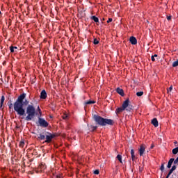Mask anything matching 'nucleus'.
<instances>
[{
  "mask_svg": "<svg viewBox=\"0 0 178 178\" xmlns=\"http://www.w3.org/2000/svg\"><path fill=\"white\" fill-rule=\"evenodd\" d=\"M63 119H64V120H66V119H67V115L64 114V115H63Z\"/></svg>",
  "mask_w": 178,
  "mask_h": 178,
  "instance_id": "nucleus-30",
  "label": "nucleus"
},
{
  "mask_svg": "<svg viewBox=\"0 0 178 178\" xmlns=\"http://www.w3.org/2000/svg\"><path fill=\"white\" fill-rule=\"evenodd\" d=\"M151 123L153 124V126H154V127H158V126H159V122L156 118H153Z\"/></svg>",
  "mask_w": 178,
  "mask_h": 178,
  "instance_id": "nucleus-9",
  "label": "nucleus"
},
{
  "mask_svg": "<svg viewBox=\"0 0 178 178\" xmlns=\"http://www.w3.org/2000/svg\"><path fill=\"white\" fill-rule=\"evenodd\" d=\"M169 177H170V175L168 174L165 178H169Z\"/></svg>",
  "mask_w": 178,
  "mask_h": 178,
  "instance_id": "nucleus-39",
  "label": "nucleus"
},
{
  "mask_svg": "<svg viewBox=\"0 0 178 178\" xmlns=\"http://www.w3.org/2000/svg\"><path fill=\"white\" fill-rule=\"evenodd\" d=\"M55 137H56V134H51L49 132H47L46 140H45L44 143H47V144L52 143V139L55 138Z\"/></svg>",
  "mask_w": 178,
  "mask_h": 178,
  "instance_id": "nucleus-5",
  "label": "nucleus"
},
{
  "mask_svg": "<svg viewBox=\"0 0 178 178\" xmlns=\"http://www.w3.org/2000/svg\"><path fill=\"white\" fill-rule=\"evenodd\" d=\"M172 90H173V86H170L169 89L168 90V92H169V91L170 92L172 91Z\"/></svg>",
  "mask_w": 178,
  "mask_h": 178,
  "instance_id": "nucleus-31",
  "label": "nucleus"
},
{
  "mask_svg": "<svg viewBox=\"0 0 178 178\" xmlns=\"http://www.w3.org/2000/svg\"><path fill=\"white\" fill-rule=\"evenodd\" d=\"M176 165H172V167L171 168V169L175 172V170L176 169Z\"/></svg>",
  "mask_w": 178,
  "mask_h": 178,
  "instance_id": "nucleus-35",
  "label": "nucleus"
},
{
  "mask_svg": "<svg viewBox=\"0 0 178 178\" xmlns=\"http://www.w3.org/2000/svg\"><path fill=\"white\" fill-rule=\"evenodd\" d=\"M177 152H178V147H175V148H174V149H172V154H173L174 155H176V154H177Z\"/></svg>",
  "mask_w": 178,
  "mask_h": 178,
  "instance_id": "nucleus-22",
  "label": "nucleus"
},
{
  "mask_svg": "<svg viewBox=\"0 0 178 178\" xmlns=\"http://www.w3.org/2000/svg\"><path fill=\"white\" fill-rule=\"evenodd\" d=\"M97 127H95V126H92V125H91L90 127V129L91 130V131H95V130H97Z\"/></svg>",
  "mask_w": 178,
  "mask_h": 178,
  "instance_id": "nucleus-21",
  "label": "nucleus"
},
{
  "mask_svg": "<svg viewBox=\"0 0 178 178\" xmlns=\"http://www.w3.org/2000/svg\"><path fill=\"white\" fill-rule=\"evenodd\" d=\"M93 173L94 175H99V170H95Z\"/></svg>",
  "mask_w": 178,
  "mask_h": 178,
  "instance_id": "nucleus-29",
  "label": "nucleus"
},
{
  "mask_svg": "<svg viewBox=\"0 0 178 178\" xmlns=\"http://www.w3.org/2000/svg\"><path fill=\"white\" fill-rule=\"evenodd\" d=\"M45 137H46V135H44L43 134H39L38 138V140H40L41 141H42V140H45Z\"/></svg>",
  "mask_w": 178,
  "mask_h": 178,
  "instance_id": "nucleus-14",
  "label": "nucleus"
},
{
  "mask_svg": "<svg viewBox=\"0 0 178 178\" xmlns=\"http://www.w3.org/2000/svg\"><path fill=\"white\" fill-rule=\"evenodd\" d=\"M136 159H137V157H136L135 154L131 156V160L133 161V162H134V161H136Z\"/></svg>",
  "mask_w": 178,
  "mask_h": 178,
  "instance_id": "nucleus-26",
  "label": "nucleus"
},
{
  "mask_svg": "<svg viewBox=\"0 0 178 178\" xmlns=\"http://www.w3.org/2000/svg\"><path fill=\"white\" fill-rule=\"evenodd\" d=\"M160 170L161 172H163V170H165V163H163L160 167Z\"/></svg>",
  "mask_w": 178,
  "mask_h": 178,
  "instance_id": "nucleus-24",
  "label": "nucleus"
},
{
  "mask_svg": "<svg viewBox=\"0 0 178 178\" xmlns=\"http://www.w3.org/2000/svg\"><path fill=\"white\" fill-rule=\"evenodd\" d=\"M175 161V159L172 158L168 161L167 168L168 169H170L172 168V165L173 164V162Z\"/></svg>",
  "mask_w": 178,
  "mask_h": 178,
  "instance_id": "nucleus-11",
  "label": "nucleus"
},
{
  "mask_svg": "<svg viewBox=\"0 0 178 178\" xmlns=\"http://www.w3.org/2000/svg\"><path fill=\"white\" fill-rule=\"evenodd\" d=\"M116 91H117L118 94L121 95V97H124V91L123 90V89H122L120 88H118L116 89Z\"/></svg>",
  "mask_w": 178,
  "mask_h": 178,
  "instance_id": "nucleus-10",
  "label": "nucleus"
},
{
  "mask_svg": "<svg viewBox=\"0 0 178 178\" xmlns=\"http://www.w3.org/2000/svg\"><path fill=\"white\" fill-rule=\"evenodd\" d=\"M92 20L95 22V23H99V19L98 17H95V15H93L90 17Z\"/></svg>",
  "mask_w": 178,
  "mask_h": 178,
  "instance_id": "nucleus-13",
  "label": "nucleus"
},
{
  "mask_svg": "<svg viewBox=\"0 0 178 178\" xmlns=\"http://www.w3.org/2000/svg\"><path fill=\"white\" fill-rule=\"evenodd\" d=\"M93 44L95 45H98V44H99V41L98 40H97V38H95L94 41H93Z\"/></svg>",
  "mask_w": 178,
  "mask_h": 178,
  "instance_id": "nucleus-25",
  "label": "nucleus"
},
{
  "mask_svg": "<svg viewBox=\"0 0 178 178\" xmlns=\"http://www.w3.org/2000/svg\"><path fill=\"white\" fill-rule=\"evenodd\" d=\"M47 99V91H45V90H43L40 92V99Z\"/></svg>",
  "mask_w": 178,
  "mask_h": 178,
  "instance_id": "nucleus-8",
  "label": "nucleus"
},
{
  "mask_svg": "<svg viewBox=\"0 0 178 178\" xmlns=\"http://www.w3.org/2000/svg\"><path fill=\"white\" fill-rule=\"evenodd\" d=\"M174 144H177V141L174 142Z\"/></svg>",
  "mask_w": 178,
  "mask_h": 178,
  "instance_id": "nucleus-42",
  "label": "nucleus"
},
{
  "mask_svg": "<svg viewBox=\"0 0 178 178\" xmlns=\"http://www.w3.org/2000/svg\"><path fill=\"white\" fill-rule=\"evenodd\" d=\"M15 49H17V47H15V46L10 47V51L11 54H13L14 52H17V51H16Z\"/></svg>",
  "mask_w": 178,
  "mask_h": 178,
  "instance_id": "nucleus-12",
  "label": "nucleus"
},
{
  "mask_svg": "<svg viewBox=\"0 0 178 178\" xmlns=\"http://www.w3.org/2000/svg\"><path fill=\"white\" fill-rule=\"evenodd\" d=\"M167 20H172V15L167 16Z\"/></svg>",
  "mask_w": 178,
  "mask_h": 178,
  "instance_id": "nucleus-33",
  "label": "nucleus"
},
{
  "mask_svg": "<svg viewBox=\"0 0 178 178\" xmlns=\"http://www.w3.org/2000/svg\"><path fill=\"white\" fill-rule=\"evenodd\" d=\"M92 104H95V101H94V100H88V102H85V105H91Z\"/></svg>",
  "mask_w": 178,
  "mask_h": 178,
  "instance_id": "nucleus-17",
  "label": "nucleus"
},
{
  "mask_svg": "<svg viewBox=\"0 0 178 178\" xmlns=\"http://www.w3.org/2000/svg\"><path fill=\"white\" fill-rule=\"evenodd\" d=\"M151 59L152 62H155V57H154L153 56H152Z\"/></svg>",
  "mask_w": 178,
  "mask_h": 178,
  "instance_id": "nucleus-37",
  "label": "nucleus"
},
{
  "mask_svg": "<svg viewBox=\"0 0 178 178\" xmlns=\"http://www.w3.org/2000/svg\"><path fill=\"white\" fill-rule=\"evenodd\" d=\"M3 102H5V96L2 95L1 98V105H0L1 108H2V106L3 105Z\"/></svg>",
  "mask_w": 178,
  "mask_h": 178,
  "instance_id": "nucleus-16",
  "label": "nucleus"
},
{
  "mask_svg": "<svg viewBox=\"0 0 178 178\" xmlns=\"http://www.w3.org/2000/svg\"><path fill=\"white\" fill-rule=\"evenodd\" d=\"M144 152H145V146L144 145H141L139 148L140 156H143L144 155Z\"/></svg>",
  "mask_w": 178,
  "mask_h": 178,
  "instance_id": "nucleus-6",
  "label": "nucleus"
},
{
  "mask_svg": "<svg viewBox=\"0 0 178 178\" xmlns=\"http://www.w3.org/2000/svg\"><path fill=\"white\" fill-rule=\"evenodd\" d=\"M19 147H21L22 148H23L24 147V141H21L19 143Z\"/></svg>",
  "mask_w": 178,
  "mask_h": 178,
  "instance_id": "nucleus-27",
  "label": "nucleus"
},
{
  "mask_svg": "<svg viewBox=\"0 0 178 178\" xmlns=\"http://www.w3.org/2000/svg\"><path fill=\"white\" fill-rule=\"evenodd\" d=\"M134 155V149H131V156Z\"/></svg>",
  "mask_w": 178,
  "mask_h": 178,
  "instance_id": "nucleus-32",
  "label": "nucleus"
},
{
  "mask_svg": "<svg viewBox=\"0 0 178 178\" xmlns=\"http://www.w3.org/2000/svg\"><path fill=\"white\" fill-rule=\"evenodd\" d=\"M178 66V59L176 61H174L172 63V67H177Z\"/></svg>",
  "mask_w": 178,
  "mask_h": 178,
  "instance_id": "nucleus-23",
  "label": "nucleus"
},
{
  "mask_svg": "<svg viewBox=\"0 0 178 178\" xmlns=\"http://www.w3.org/2000/svg\"><path fill=\"white\" fill-rule=\"evenodd\" d=\"M129 41L132 45H137V38L134 36H131Z\"/></svg>",
  "mask_w": 178,
  "mask_h": 178,
  "instance_id": "nucleus-7",
  "label": "nucleus"
},
{
  "mask_svg": "<svg viewBox=\"0 0 178 178\" xmlns=\"http://www.w3.org/2000/svg\"><path fill=\"white\" fill-rule=\"evenodd\" d=\"M113 20V19L112 18H108V20H107V23H111Z\"/></svg>",
  "mask_w": 178,
  "mask_h": 178,
  "instance_id": "nucleus-34",
  "label": "nucleus"
},
{
  "mask_svg": "<svg viewBox=\"0 0 178 178\" xmlns=\"http://www.w3.org/2000/svg\"><path fill=\"white\" fill-rule=\"evenodd\" d=\"M37 111L39 113L38 123L40 127H48V126H49V123L47 122L45 119L41 118V116L42 115V111H41L40 106H38Z\"/></svg>",
  "mask_w": 178,
  "mask_h": 178,
  "instance_id": "nucleus-4",
  "label": "nucleus"
},
{
  "mask_svg": "<svg viewBox=\"0 0 178 178\" xmlns=\"http://www.w3.org/2000/svg\"><path fill=\"white\" fill-rule=\"evenodd\" d=\"M1 13H2L0 11V15H1Z\"/></svg>",
  "mask_w": 178,
  "mask_h": 178,
  "instance_id": "nucleus-43",
  "label": "nucleus"
},
{
  "mask_svg": "<svg viewBox=\"0 0 178 178\" xmlns=\"http://www.w3.org/2000/svg\"><path fill=\"white\" fill-rule=\"evenodd\" d=\"M152 148H154V145H152L150 146V149H152Z\"/></svg>",
  "mask_w": 178,
  "mask_h": 178,
  "instance_id": "nucleus-40",
  "label": "nucleus"
},
{
  "mask_svg": "<svg viewBox=\"0 0 178 178\" xmlns=\"http://www.w3.org/2000/svg\"><path fill=\"white\" fill-rule=\"evenodd\" d=\"M39 169H41V170H44V169H47V165H45L44 163H41L39 165Z\"/></svg>",
  "mask_w": 178,
  "mask_h": 178,
  "instance_id": "nucleus-15",
  "label": "nucleus"
},
{
  "mask_svg": "<svg viewBox=\"0 0 178 178\" xmlns=\"http://www.w3.org/2000/svg\"><path fill=\"white\" fill-rule=\"evenodd\" d=\"M103 20H105V19H104V18H103Z\"/></svg>",
  "mask_w": 178,
  "mask_h": 178,
  "instance_id": "nucleus-44",
  "label": "nucleus"
},
{
  "mask_svg": "<svg viewBox=\"0 0 178 178\" xmlns=\"http://www.w3.org/2000/svg\"><path fill=\"white\" fill-rule=\"evenodd\" d=\"M136 95H137V97H143V95H144V92H143V91L138 92H136Z\"/></svg>",
  "mask_w": 178,
  "mask_h": 178,
  "instance_id": "nucleus-20",
  "label": "nucleus"
},
{
  "mask_svg": "<svg viewBox=\"0 0 178 178\" xmlns=\"http://www.w3.org/2000/svg\"><path fill=\"white\" fill-rule=\"evenodd\" d=\"M173 162H174V165H178V156L175 160H174Z\"/></svg>",
  "mask_w": 178,
  "mask_h": 178,
  "instance_id": "nucleus-28",
  "label": "nucleus"
},
{
  "mask_svg": "<svg viewBox=\"0 0 178 178\" xmlns=\"http://www.w3.org/2000/svg\"><path fill=\"white\" fill-rule=\"evenodd\" d=\"M93 119L99 126H113L115 121L112 119L104 118L98 115H94Z\"/></svg>",
  "mask_w": 178,
  "mask_h": 178,
  "instance_id": "nucleus-2",
  "label": "nucleus"
},
{
  "mask_svg": "<svg viewBox=\"0 0 178 178\" xmlns=\"http://www.w3.org/2000/svg\"><path fill=\"white\" fill-rule=\"evenodd\" d=\"M117 159L118 161H119V162H120V163H123V161H122V155L120 154L117 155Z\"/></svg>",
  "mask_w": 178,
  "mask_h": 178,
  "instance_id": "nucleus-19",
  "label": "nucleus"
},
{
  "mask_svg": "<svg viewBox=\"0 0 178 178\" xmlns=\"http://www.w3.org/2000/svg\"><path fill=\"white\" fill-rule=\"evenodd\" d=\"M123 111H127V112H131L133 111V105L130 104V99L127 98L124 101L122 107H119L115 110V113H120Z\"/></svg>",
  "mask_w": 178,
  "mask_h": 178,
  "instance_id": "nucleus-3",
  "label": "nucleus"
},
{
  "mask_svg": "<svg viewBox=\"0 0 178 178\" xmlns=\"http://www.w3.org/2000/svg\"><path fill=\"white\" fill-rule=\"evenodd\" d=\"M49 118H50V119H52L53 117H52V115H50Z\"/></svg>",
  "mask_w": 178,
  "mask_h": 178,
  "instance_id": "nucleus-41",
  "label": "nucleus"
},
{
  "mask_svg": "<svg viewBox=\"0 0 178 178\" xmlns=\"http://www.w3.org/2000/svg\"><path fill=\"white\" fill-rule=\"evenodd\" d=\"M10 104H8V108L9 109H13V108H15V104H13L12 103V100H10Z\"/></svg>",
  "mask_w": 178,
  "mask_h": 178,
  "instance_id": "nucleus-18",
  "label": "nucleus"
},
{
  "mask_svg": "<svg viewBox=\"0 0 178 178\" xmlns=\"http://www.w3.org/2000/svg\"><path fill=\"white\" fill-rule=\"evenodd\" d=\"M26 97H27L26 93L18 96L14 103V111L17 112V115L22 116V119H24L26 122H31V120H34V118L38 115V113L35 111L34 105L29 104V102L26 99Z\"/></svg>",
  "mask_w": 178,
  "mask_h": 178,
  "instance_id": "nucleus-1",
  "label": "nucleus"
},
{
  "mask_svg": "<svg viewBox=\"0 0 178 178\" xmlns=\"http://www.w3.org/2000/svg\"><path fill=\"white\" fill-rule=\"evenodd\" d=\"M173 172H174V171H173L172 169L171 168V169L170 170L168 174H169V175H172V174L173 173Z\"/></svg>",
  "mask_w": 178,
  "mask_h": 178,
  "instance_id": "nucleus-36",
  "label": "nucleus"
},
{
  "mask_svg": "<svg viewBox=\"0 0 178 178\" xmlns=\"http://www.w3.org/2000/svg\"><path fill=\"white\" fill-rule=\"evenodd\" d=\"M153 56H154V58H158V55H157V54H154V55H153Z\"/></svg>",
  "mask_w": 178,
  "mask_h": 178,
  "instance_id": "nucleus-38",
  "label": "nucleus"
}]
</instances>
